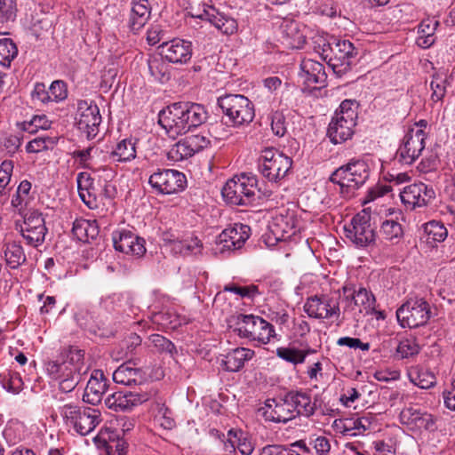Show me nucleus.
<instances>
[{
    "instance_id": "1",
    "label": "nucleus",
    "mask_w": 455,
    "mask_h": 455,
    "mask_svg": "<svg viewBox=\"0 0 455 455\" xmlns=\"http://www.w3.org/2000/svg\"><path fill=\"white\" fill-rule=\"evenodd\" d=\"M208 112L204 106L190 101L175 102L159 113V124L170 138L175 139L204 124Z\"/></svg>"
},
{
    "instance_id": "2",
    "label": "nucleus",
    "mask_w": 455,
    "mask_h": 455,
    "mask_svg": "<svg viewBox=\"0 0 455 455\" xmlns=\"http://www.w3.org/2000/svg\"><path fill=\"white\" fill-rule=\"evenodd\" d=\"M84 352L77 347L64 349L60 357L46 363V371L59 382L60 389L71 392L80 381L81 374L86 373L88 367L84 363Z\"/></svg>"
},
{
    "instance_id": "3",
    "label": "nucleus",
    "mask_w": 455,
    "mask_h": 455,
    "mask_svg": "<svg viewBox=\"0 0 455 455\" xmlns=\"http://www.w3.org/2000/svg\"><path fill=\"white\" fill-rule=\"evenodd\" d=\"M370 176V168L363 160H351L338 168L330 177L332 183L340 187L344 196H351L355 190L361 188Z\"/></svg>"
},
{
    "instance_id": "4",
    "label": "nucleus",
    "mask_w": 455,
    "mask_h": 455,
    "mask_svg": "<svg viewBox=\"0 0 455 455\" xmlns=\"http://www.w3.org/2000/svg\"><path fill=\"white\" fill-rule=\"evenodd\" d=\"M218 106L222 111L225 123L233 127L252 122L255 112L252 102L241 94H227L218 99Z\"/></svg>"
},
{
    "instance_id": "5",
    "label": "nucleus",
    "mask_w": 455,
    "mask_h": 455,
    "mask_svg": "<svg viewBox=\"0 0 455 455\" xmlns=\"http://www.w3.org/2000/svg\"><path fill=\"white\" fill-rule=\"evenodd\" d=\"M257 190V178L242 173L228 180L221 194L229 204L247 206L255 202Z\"/></svg>"
},
{
    "instance_id": "6",
    "label": "nucleus",
    "mask_w": 455,
    "mask_h": 455,
    "mask_svg": "<svg viewBox=\"0 0 455 455\" xmlns=\"http://www.w3.org/2000/svg\"><path fill=\"white\" fill-rule=\"evenodd\" d=\"M60 413L66 423L73 426L81 435H89L101 421V413L99 410L75 403H67L60 407Z\"/></svg>"
},
{
    "instance_id": "7",
    "label": "nucleus",
    "mask_w": 455,
    "mask_h": 455,
    "mask_svg": "<svg viewBox=\"0 0 455 455\" xmlns=\"http://www.w3.org/2000/svg\"><path fill=\"white\" fill-rule=\"evenodd\" d=\"M292 166V159L273 148H264L259 157L258 169L269 182L284 179Z\"/></svg>"
},
{
    "instance_id": "8",
    "label": "nucleus",
    "mask_w": 455,
    "mask_h": 455,
    "mask_svg": "<svg viewBox=\"0 0 455 455\" xmlns=\"http://www.w3.org/2000/svg\"><path fill=\"white\" fill-rule=\"evenodd\" d=\"M345 236L358 249H371L376 244L377 233L371 223V216L365 212L355 215L344 227Z\"/></svg>"
},
{
    "instance_id": "9",
    "label": "nucleus",
    "mask_w": 455,
    "mask_h": 455,
    "mask_svg": "<svg viewBox=\"0 0 455 455\" xmlns=\"http://www.w3.org/2000/svg\"><path fill=\"white\" fill-rule=\"evenodd\" d=\"M429 303L423 298L408 299L396 310V318L403 328H417L425 325L431 317Z\"/></svg>"
},
{
    "instance_id": "10",
    "label": "nucleus",
    "mask_w": 455,
    "mask_h": 455,
    "mask_svg": "<svg viewBox=\"0 0 455 455\" xmlns=\"http://www.w3.org/2000/svg\"><path fill=\"white\" fill-rule=\"evenodd\" d=\"M236 331L243 338L267 344L275 337L274 326L260 316L239 314L236 315Z\"/></svg>"
},
{
    "instance_id": "11",
    "label": "nucleus",
    "mask_w": 455,
    "mask_h": 455,
    "mask_svg": "<svg viewBox=\"0 0 455 455\" xmlns=\"http://www.w3.org/2000/svg\"><path fill=\"white\" fill-rule=\"evenodd\" d=\"M75 120L77 129L88 140H92L98 135L101 124V116L100 108L94 101L78 100Z\"/></svg>"
},
{
    "instance_id": "12",
    "label": "nucleus",
    "mask_w": 455,
    "mask_h": 455,
    "mask_svg": "<svg viewBox=\"0 0 455 455\" xmlns=\"http://www.w3.org/2000/svg\"><path fill=\"white\" fill-rule=\"evenodd\" d=\"M20 213L23 217V223L20 227V232L28 245L37 247L44 241L47 228L45 227L44 218L37 210H28L25 213Z\"/></svg>"
},
{
    "instance_id": "13",
    "label": "nucleus",
    "mask_w": 455,
    "mask_h": 455,
    "mask_svg": "<svg viewBox=\"0 0 455 455\" xmlns=\"http://www.w3.org/2000/svg\"><path fill=\"white\" fill-rule=\"evenodd\" d=\"M150 186L158 193L171 195L182 191L187 185L184 173L173 169H158L148 179Z\"/></svg>"
},
{
    "instance_id": "14",
    "label": "nucleus",
    "mask_w": 455,
    "mask_h": 455,
    "mask_svg": "<svg viewBox=\"0 0 455 455\" xmlns=\"http://www.w3.org/2000/svg\"><path fill=\"white\" fill-rule=\"evenodd\" d=\"M356 53L355 48L350 41L334 39L328 66L337 76L341 77L351 70Z\"/></svg>"
},
{
    "instance_id": "15",
    "label": "nucleus",
    "mask_w": 455,
    "mask_h": 455,
    "mask_svg": "<svg viewBox=\"0 0 455 455\" xmlns=\"http://www.w3.org/2000/svg\"><path fill=\"white\" fill-rule=\"evenodd\" d=\"M427 135L423 129H411L403 139L395 158L402 164H411L421 155L425 148Z\"/></svg>"
},
{
    "instance_id": "16",
    "label": "nucleus",
    "mask_w": 455,
    "mask_h": 455,
    "mask_svg": "<svg viewBox=\"0 0 455 455\" xmlns=\"http://www.w3.org/2000/svg\"><path fill=\"white\" fill-rule=\"evenodd\" d=\"M435 197L434 188L423 182L408 185L400 191L402 203L410 210L427 206Z\"/></svg>"
},
{
    "instance_id": "17",
    "label": "nucleus",
    "mask_w": 455,
    "mask_h": 455,
    "mask_svg": "<svg viewBox=\"0 0 455 455\" xmlns=\"http://www.w3.org/2000/svg\"><path fill=\"white\" fill-rule=\"evenodd\" d=\"M251 228L248 225L236 223L225 228L217 238L219 251H235L241 249L250 236Z\"/></svg>"
},
{
    "instance_id": "18",
    "label": "nucleus",
    "mask_w": 455,
    "mask_h": 455,
    "mask_svg": "<svg viewBox=\"0 0 455 455\" xmlns=\"http://www.w3.org/2000/svg\"><path fill=\"white\" fill-rule=\"evenodd\" d=\"M347 115H335L327 130V135L333 144H340L350 139L354 133L356 112H347Z\"/></svg>"
},
{
    "instance_id": "19",
    "label": "nucleus",
    "mask_w": 455,
    "mask_h": 455,
    "mask_svg": "<svg viewBox=\"0 0 455 455\" xmlns=\"http://www.w3.org/2000/svg\"><path fill=\"white\" fill-rule=\"evenodd\" d=\"M304 310L308 316L316 319H329L339 316V302L328 296H314L307 299Z\"/></svg>"
},
{
    "instance_id": "20",
    "label": "nucleus",
    "mask_w": 455,
    "mask_h": 455,
    "mask_svg": "<svg viewBox=\"0 0 455 455\" xmlns=\"http://www.w3.org/2000/svg\"><path fill=\"white\" fill-rule=\"evenodd\" d=\"M158 49L161 56L173 64L187 63L193 54L192 43L180 38L163 43Z\"/></svg>"
},
{
    "instance_id": "21",
    "label": "nucleus",
    "mask_w": 455,
    "mask_h": 455,
    "mask_svg": "<svg viewBox=\"0 0 455 455\" xmlns=\"http://www.w3.org/2000/svg\"><path fill=\"white\" fill-rule=\"evenodd\" d=\"M260 411L266 421L286 423L295 418L288 394L283 398L267 399Z\"/></svg>"
},
{
    "instance_id": "22",
    "label": "nucleus",
    "mask_w": 455,
    "mask_h": 455,
    "mask_svg": "<svg viewBox=\"0 0 455 455\" xmlns=\"http://www.w3.org/2000/svg\"><path fill=\"white\" fill-rule=\"evenodd\" d=\"M112 240L115 249L125 254L140 257L146 252L144 239L131 231L116 230L112 234Z\"/></svg>"
},
{
    "instance_id": "23",
    "label": "nucleus",
    "mask_w": 455,
    "mask_h": 455,
    "mask_svg": "<svg viewBox=\"0 0 455 455\" xmlns=\"http://www.w3.org/2000/svg\"><path fill=\"white\" fill-rule=\"evenodd\" d=\"M278 40L288 49H300L306 42V36L298 22L283 20L278 28Z\"/></svg>"
},
{
    "instance_id": "24",
    "label": "nucleus",
    "mask_w": 455,
    "mask_h": 455,
    "mask_svg": "<svg viewBox=\"0 0 455 455\" xmlns=\"http://www.w3.org/2000/svg\"><path fill=\"white\" fill-rule=\"evenodd\" d=\"M144 396L130 391H116L105 399L106 406L115 411H131L142 403Z\"/></svg>"
},
{
    "instance_id": "25",
    "label": "nucleus",
    "mask_w": 455,
    "mask_h": 455,
    "mask_svg": "<svg viewBox=\"0 0 455 455\" xmlns=\"http://www.w3.org/2000/svg\"><path fill=\"white\" fill-rule=\"evenodd\" d=\"M150 16L151 4L148 0H132L127 22L129 29L134 34L139 33L148 23Z\"/></svg>"
},
{
    "instance_id": "26",
    "label": "nucleus",
    "mask_w": 455,
    "mask_h": 455,
    "mask_svg": "<svg viewBox=\"0 0 455 455\" xmlns=\"http://www.w3.org/2000/svg\"><path fill=\"white\" fill-rule=\"evenodd\" d=\"M108 389V379L101 370H94L87 382L84 401L91 403H99Z\"/></svg>"
},
{
    "instance_id": "27",
    "label": "nucleus",
    "mask_w": 455,
    "mask_h": 455,
    "mask_svg": "<svg viewBox=\"0 0 455 455\" xmlns=\"http://www.w3.org/2000/svg\"><path fill=\"white\" fill-rule=\"evenodd\" d=\"M287 394L294 417L309 418L315 414L316 405L315 402L312 401L310 394L303 391H290Z\"/></svg>"
},
{
    "instance_id": "28",
    "label": "nucleus",
    "mask_w": 455,
    "mask_h": 455,
    "mask_svg": "<svg viewBox=\"0 0 455 455\" xmlns=\"http://www.w3.org/2000/svg\"><path fill=\"white\" fill-rule=\"evenodd\" d=\"M78 194L81 200L90 209L98 207V189L94 179L88 172H80L76 177Z\"/></svg>"
},
{
    "instance_id": "29",
    "label": "nucleus",
    "mask_w": 455,
    "mask_h": 455,
    "mask_svg": "<svg viewBox=\"0 0 455 455\" xmlns=\"http://www.w3.org/2000/svg\"><path fill=\"white\" fill-rule=\"evenodd\" d=\"M299 75L307 85L323 84L327 78L323 65L311 59L301 61Z\"/></svg>"
},
{
    "instance_id": "30",
    "label": "nucleus",
    "mask_w": 455,
    "mask_h": 455,
    "mask_svg": "<svg viewBox=\"0 0 455 455\" xmlns=\"http://www.w3.org/2000/svg\"><path fill=\"white\" fill-rule=\"evenodd\" d=\"M255 353L246 347H236L229 351L222 359V366L227 371L236 372L244 363L252 359Z\"/></svg>"
},
{
    "instance_id": "31",
    "label": "nucleus",
    "mask_w": 455,
    "mask_h": 455,
    "mask_svg": "<svg viewBox=\"0 0 455 455\" xmlns=\"http://www.w3.org/2000/svg\"><path fill=\"white\" fill-rule=\"evenodd\" d=\"M439 25V20L434 17L424 19L418 27L417 45L422 49L431 47L435 43V31Z\"/></svg>"
},
{
    "instance_id": "32",
    "label": "nucleus",
    "mask_w": 455,
    "mask_h": 455,
    "mask_svg": "<svg viewBox=\"0 0 455 455\" xmlns=\"http://www.w3.org/2000/svg\"><path fill=\"white\" fill-rule=\"evenodd\" d=\"M351 302L358 308L360 313L373 315L377 313V301L372 291L363 286L357 287L356 291L351 293Z\"/></svg>"
},
{
    "instance_id": "33",
    "label": "nucleus",
    "mask_w": 455,
    "mask_h": 455,
    "mask_svg": "<svg viewBox=\"0 0 455 455\" xmlns=\"http://www.w3.org/2000/svg\"><path fill=\"white\" fill-rule=\"evenodd\" d=\"M296 222L297 220L293 215H277L271 226V232L275 236V240H286L295 235L297 231Z\"/></svg>"
},
{
    "instance_id": "34",
    "label": "nucleus",
    "mask_w": 455,
    "mask_h": 455,
    "mask_svg": "<svg viewBox=\"0 0 455 455\" xmlns=\"http://www.w3.org/2000/svg\"><path fill=\"white\" fill-rule=\"evenodd\" d=\"M113 380L124 386H135L142 383L143 374L140 369L133 367L131 362H127L113 372Z\"/></svg>"
},
{
    "instance_id": "35",
    "label": "nucleus",
    "mask_w": 455,
    "mask_h": 455,
    "mask_svg": "<svg viewBox=\"0 0 455 455\" xmlns=\"http://www.w3.org/2000/svg\"><path fill=\"white\" fill-rule=\"evenodd\" d=\"M138 140L135 138H126L116 143L110 153V157L120 163L131 162L136 158Z\"/></svg>"
},
{
    "instance_id": "36",
    "label": "nucleus",
    "mask_w": 455,
    "mask_h": 455,
    "mask_svg": "<svg viewBox=\"0 0 455 455\" xmlns=\"http://www.w3.org/2000/svg\"><path fill=\"white\" fill-rule=\"evenodd\" d=\"M5 263L12 269H17L27 260L23 247L18 242H7L2 248Z\"/></svg>"
},
{
    "instance_id": "37",
    "label": "nucleus",
    "mask_w": 455,
    "mask_h": 455,
    "mask_svg": "<svg viewBox=\"0 0 455 455\" xmlns=\"http://www.w3.org/2000/svg\"><path fill=\"white\" fill-rule=\"evenodd\" d=\"M204 20L212 24L226 35H232L237 30L236 20L230 16L220 12L215 7L210 10V13H208Z\"/></svg>"
},
{
    "instance_id": "38",
    "label": "nucleus",
    "mask_w": 455,
    "mask_h": 455,
    "mask_svg": "<svg viewBox=\"0 0 455 455\" xmlns=\"http://www.w3.org/2000/svg\"><path fill=\"white\" fill-rule=\"evenodd\" d=\"M333 427L346 436H356L363 434L367 427L363 424V419H335Z\"/></svg>"
},
{
    "instance_id": "39",
    "label": "nucleus",
    "mask_w": 455,
    "mask_h": 455,
    "mask_svg": "<svg viewBox=\"0 0 455 455\" xmlns=\"http://www.w3.org/2000/svg\"><path fill=\"white\" fill-rule=\"evenodd\" d=\"M98 438L104 443L106 451L125 455L127 443L124 439L119 438L116 432L108 428L101 429Z\"/></svg>"
},
{
    "instance_id": "40",
    "label": "nucleus",
    "mask_w": 455,
    "mask_h": 455,
    "mask_svg": "<svg viewBox=\"0 0 455 455\" xmlns=\"http://www.w3.org/2000/svg\"><path fill=\"white\" fill-rule=\"evenodd\" d=\"M379 233L383 240L393 245L399 243L403 237L402 225L394 220H384L381 223Z\"/></svg>"
},
{
    "instance_id": "41",
    "label": "nucleus",
    "mask_w": 455,
    "mask_h": 455,
    "mask_svg": "<svg viewBox=\"0 0 455 455\" xmlns=\"http://www.w3.org/2000/svg\"><path fill=\"white\" fill-rule=\"evenodd\" d=\"M452 76L446 73L435 74L432 76L430 89L432 91L431 100L434 102L442 101L446 94V88L451 84Z\"/></svg>"
},
{
    "instance_id": "42",
    "label": "nucleus",
    "mask_w": 455,
    "mask_h": 455,
    "mask_svg": "<svg viewBox=\"0 0 455 455\" xmlns=\"http://www.w3.org/2000/svg\"><path fill=\"white\" fill-rule=\"evenodd\" d=\"M165 59L153 57L148 60V67L151 76L161 84L170 80L171 73Z\"/></svg>"
},
{
    "instance_id": "43",
    "label": "nucleus",
    "mask_w": 455,
    "mask_h": 455,
    "mask_svg": "<svg viewBox=\"0 0 455 455\" xmlns=\"http://www.w3.org/2000/svg\"><path fill=\"white\" fill-rule=\"evenodd\" d=\"M188 13L196 19L204 20L210 13V10L213 9L212 0H186Z\"/></svg>"
},
{
    "instance_id": "44",
    "label": "nucleus",
    "mask_w": 455,
    "mask_h": 455,
    "mask_svg": "<svg viewBox=\"0 0 455 455\" xmlns=\"http://www.w3.org/2000/svg\"><path fill=\"white\" fill-rule=\"evenodd\" d=\"M408 375L411 382L423 389L430 388L435 384V376L426 369H412Z\"/></svg>"
},
{
    "instance_id": "45",
    "label": "nucleus",
    "mask_w": 455,
    "mask_h": 455,
    "mask_svg": "<svg viewBox=\"0 0 455 455\" xmlns=\"http://www.w3.org/2000/svg\"><path fill=\"white\" fill-rule=\"evenodd\" d=\"M275 354L282 360L293 365H298L305 362L304 353L295 347L288 346L277 347Z\"/></svg>"
},
{
    "instance_id": "46",
    "label": "nucleus",
    "mask_w": 455,
    "mask_h": 455,
    "mask_svg": "<svg viewBox=\"0 0 455 455\" xmlns=\"http://www.w3.org/2000/svg\"><path fill=\"white\" fill-rule=\"evenodd\" d=\"M17 54V46L11 38H0V64L2 66H10Z\"/></svg>"
},
{
    "instance_id": "47",
    "label": "nucleus",
    "mask_w": 455,
    "mask_h": 455,
    "mask_svg": "<svg viewBox=\"0 0 455 455\" xmlns=\"http://www.w3.org/2000/svg\"><path fill=\"white\" fill-rule=\"evenodd\" d=\"M227 435H233L236 439V448L242 455H251L253 452L254 444L242 430L231 428Z\"/></svg>"
},
{
    "instance_id": "48",
    "label": "nucleus",
    "mask_w": 455,
    "mask_h": 455,
    "mask_svg": "<svg viewBox=\"0 0 455 455\" xmlns=\"http://www.w3.org/2000/svg\"><path fill=\"white\" fill-rule=\"evenodd\" d=\"M424 231L427 235V240L433 242H443L448 235L447 228L443 224L438 221H430L424 226Z\"/></svg>"
},
{
    "instance_id": "49",
    "label": "nucleus",
    "mask_w": 455,
    "mask_h": 455,
    "mask_svg": "<svg viewBox=\"0 0 455 455\" xmlns=\"http://www.w3.org/2000/svg\"><path fill=\"white\" fill-rule=\"evenodd\" d=\"M223 291L233 292L242 298H247L250 299H253L256 296L262 294V291H259V286L255 284L239 286L235 283H229L223 288Z\"/></svg>"
},
{
    "instance_id": "50",
    "label": "nucleus",
    "mask_w": 455,
    "mask_h": 455,
    "mask_svg": "<svg viewBox=\"0 0 455 455\" xmlns=\"http://www.w3.org/2000/svg\"><path fill=\"white\" fill-rule=\"evenodd\" d=\"M419 352V346L415 339H404L399 342L395 355L399 359H405L416 355Z\"/></svg>"
},
{
    "instance_id": "51",
    "label": "nucleus",
    "mask_w": 455,
    "mask_h": 455,
    "mask_svg": "<svg viewBox=\"0 0 455 455\" xmlns=\"http://www.w3.org/2000/svg\"><path fill=\"white\" fill-rule=\"evenodd\" d=\"M31 187V183L28 180H22L20 183L16 195L12 199V205L19 212H21L23 209V204H27Z\"/></svg>"
},
{
    "instance_id": "52",
    "label": "nucleus",
    "mask_w": 455,
    "mask_h": 455,
    "mask_svg": "<svg viewBox=\"0 0 455 455\" xmlns=\"http://www.w3.org/2000/svg\"><path fill=\"white\" fill-rule=\"evenodd\" d=\"M193 156L184 139L175 143L167 152V157L173 162H180Z\"/></svg>"
},
{
    "instance_id": "53",
    "label": "nucleus",
    "mask_w": 455,
    "mask_h": 455,
    "mask_svg": "<svg viewBox=\"0 0 455 455\" xmlns=\"http://www.w3.org/2000/svg\"><path fill=\"white\" fill-rule=\"evenodd\" d=\"M189 153L192 156L206 148L210 145V140L202 134L189 135L184 138Z\"/></svg>"
},
{
    "instance_id": "54",
    "label": "nucleus",
    "mask_w": 455,
    "mask_h": 455,
    "mask_svg": "<svg viewBox=\"0 0 455 455\" xmlns=\"http://www.w3.org/2000/svg\"><path fill=\"white\" fill-rule=\"evenodd\" d=\"M16 0H0V23L13 21L16 18Z\"/></svg>"
},
{
    "instance_id": "55",
    "label": "nucleus",
    "mask_w": 455,
    "mask_h": 455,
    "mask_svg": "<svg viewBox=\"0 0 455 455\" xmlns=\"http://www.w3.org/2000/svg\"><path fill=\"white\" fill-rule=\"evenodd\" d=\"M86 228H91L92 235H98V227L89 220H80L74 222L72 232L76 238L82 242H85Z\"/></svg>"
},
{
    "instance_id": "56",
    "label": "nucleus",
    "mask_w": 455,
    "mask_h": 455,
    "mask_svg": "<svg viewBox=\"0 0 455 455\" xmlns=\"http://www.w3.org/2000/svg\"><path fill=\"white\" fill-rule=\"evenodd\" d=\"M150 341L153 346L160 352L168 353L172 357L177 353L174 344L160 334H153L150 336Z\"/></svg>"
},
{
    "instance_id": "57",
    "label": "nucleus",
    "mask_w": 455,
    "mask_h": 455,
    "mask_svg": "<svg viewBox=\"0 0 455 455\" xmlns=\"http://www.w3.org/2000/svg\"><path fill=\"white\" fill-rule=\"evenodd\" d=\"M51 102H60L67 99L68 89L65 82L61 80L53 81L49 89Z\"/></svg>"
},
{
    "instance_id": "58",
    "label": "nucleus",
    "mask_w": 455,
    "mask_h": 455,
    "mask_svg": "<svg viewBox=\"0 0 455 455\" xmlns=\"http://www.w3.org/2000/svg\"><path fill=\"white\" fill-rule=\"evenodd\" d=\"M124 297L122 293H111L102 296L100 306L107 311H116L123 307Z\"/></svg>"
},
{
    "instance_id": "59",
    "label": "nucleus",
    "mask_w": 455,
    "mask_h": 455,
    "mask_svg": "<svg viewBox=\"0 0 455 455\" xmlns=\"http://www.w3.org/2000/svg\"><path fill=\"white\" fill-rule=\"evenodd\" d=\"M422 411L413 407H407L402 410L399 418L403 425H406L411 429H415V427L419 419Z\"/></svg>"
},
{
    "instance_id": "60",
    "label": "nucleus",
    "mask_w": 455,
    "mask_h": 455,
    "mask_svg": "<svg viewBox=\"0 0 455 455\" xmlns=\"http://www.w3.org/2000/svg\"><path fill=\"white\" fill-rule=\"evenodd\" d=\"M31 99L34 104L43 106L51 102L50 92L43 83H36L31 92Z\"/></svg>"
},
{
    "instance_id": "61",
    "label": "nucleus",
    "mask_w": 455,
    "mask_h": 455,
    "mask_svg": "<svg viewBox=\"0 0 455 455\" xmlns=\"http://www.w3.org/2000/svg\"><path fill=\"white\" fill-rule=\"evenodd\" d=\"M157 411L156 420L164 429H172L175 426V422L172 417L171 411L164 404H157Z\"/></svg>"
},
{
    "instance_id": "62",
    "label": "nucleus",
    "mask_w": 455,
    "mask_h": 455,
    "mask_svg": "<svg viewBox=\"0 0 455 455\" xmlns=\"http://www.w3.org/2000/svg\"><path fill=\"white\" fill-rule=\"evenodd\" d=\"M271 129L277 137H283L287 132L285 117L283 113L275 111L271 116Z\"/></svg>"
},
{
    "instance_id": "63",
    "label": "nucleus",
    "mask_w": 455,
    "mask_h": 455,
    "mask_svg": "<svg viewBox=\"0 0 455 455\" xmlns=\"http://www.w3.org/2000/svg\"><path fill=\"white\" fill-rule=\"evenodd\" d=\"M309 443L313 445L318 455H326L331 450L330 441L323 435H311L309 437Z\"/></svg>"
},
{
    "instance_id": "64",
    "label": "nucleus",
    "mask_w": 455,
    "mask_h": 455,
    "mask_svg": "<svg viewBox=\"0 0 455 455\" xmlns=\"http://www.w3.org/2000/svg\"><path fill=\"white\" fill-rule=\"evenodd\" d=\"M96 149L94 147H88L82 150H75L72 153V157L83 168L90 167V161L92 158V154Z\"/></svg>"
}]
</instances>
